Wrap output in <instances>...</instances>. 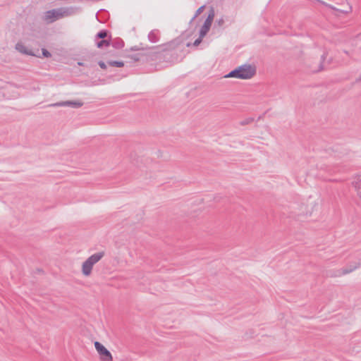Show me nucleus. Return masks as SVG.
Wrapping results in <instances>:
<instances>
[{
	"instance_id": "obj_1",
	"label": "nucleus",
	"mask_w": 361,
	"mask_h": 361,
	"mask_svg": "<svg viewBox=\"0 0 361 361\" xmlns=\"http://www.w3.org/2000/svg\"><path fill=\"white\" fill-rule=\"evenodd\" d=\"M15 49L19 53L25 56H35L39 59H49L52 56L51 53L46 48H42L33 50L26 47L22 42H18L15 45Z\"/></svg>"
},
{
	"instance_id": "obj_2",
	"label": "nucleus",
	"mask_w": 361,
	"mask_h": 361,
	"mask_svg": "<svg viewBox=\"0 0 361 361\" xmlns=\"http://www.w3.org/2000/svg\"><path fill=\"white\" fill-rule=\"evenodd\" d=\"M73 13V8L71 7L53 8L44 12L43 20L47 23H52L60 18L71 15Z\"/></svg>"
},
{
	"instance_id": "obj_3",
	"label": "nucleus",
	"mask_w": 361,
	"mask_h": 361,
	"mask_svg": "<svg viewBox=\"0 0 361 361\" xmlns=\"http://www.w3.org/2000/svg\"><path fill=\"white\" fill-rule=\"evenodd\" d=\"M104 255V252H99L90 255L82 264V274L85 276H89L92 274L93 267L97 264Z\"/></svg>"
},
{
	"instance_id": "obj_4",
	"label": "nucleus",
	"mask_w": 361,
	"mask_h": 361,
	"mask_svg": "<svg viewBox=\"0 0 361 361\" xmlns=\"http://www.w3.org/2000/svg\"><path fill=\"white\" fill-rule=\"evenodd\" d=\"M239 79L249 80L257 73L256 66L250 63H244L237 67Z\"/></svg>"
},
{
	"instance_id": "obj_5",
	"label": "nucleus",
	"mask_w": 361,
	"mask_h": 361,
	"mask_svg": "<svg viewBox=\"0 0 361 361\" xmlns=\"http://www.w3.org/2000/svg\"><path fill=\"white\" fill-rule=\"evenodd\" d=\"M111 35L109 32L103 29L99 30L95 35V44L97 48L102 49L110 46Z\"/></svg>"
},
{
	"instance_id": "obj_6",
	"label": "nucleus",
	"mask_w": 361,
	"mask_h": 361,
	"mask_svg": "<svg viewBox=\"0 0 361 361\" xmlns=\"http://www.w3.org/2000/svg\"><path fill=\"white\" fill-rule=\"evenodd\" d=\"M94 347L102 361H112L113 357L110 351L100 342L95 341Z\"/></svg>"
},
{
	"instance_id": "obj_7",
	"label": "nucleus",
	"mask_w": 361,
	"mask_h": 361,
	"mask_svg": "<svg viewBox=\"0 0 361 361\" xmlns=\"http://www.w3.org/2000/svg\"><path fill=\"white\" fill-rule=\"evenodd\" d=\"M51 106H69L73 109H78L83 106V102L80 100H67L61 101L50 104Z\"/></svg>"
},
{
	"instance_id": "obj_8",
	"label": "nucleus",
	"mask_w": 361,
	"mask_h": 361,
	"mask_svg": "<svg viewBox=\"0 0 361 361\" xmlns=\"http://www.w3.org/2000/svg\"><path fill=\"white\" fill-rule=\"evenodd\" d=\"M360 263H359V262H354L353 264H348L346 267H343L338 270V272H339L338 276L348 274L353 271L358 267H360Z\"/></svg>"
},
{
	"instance_id": "obj_9",
	"label": "nucleus",
	"mask_w": 361,
	"mask_h": 361,
	"mask_svg": "<svg viewBox=\"0 0 361 361\" xmlns=\"http://www.w3.org/2000/svg\"><path fill=\"white\" fill-rule=\"evenodd\" d=\"M147 37L150 42L156 43L159 40L160 31L157 29H154L149 32Z\"/></svg>"
},
{
	"instance_id": "obj_10",
	"label": "nucleus",
	"mask_w": 361,
	"mask_h": 361,
	"mask_svg": "<svg viewBox=\"0 0 361 361\" xmlns=\"http://www.w3.org/2000/svg\"><path fill=\"white\" fill-rule=\"evenodd\" d=\"M109 18V13L105 9H101L96 13V18L99 23H105Z\"/></svg>"
},
{
	"instance_id": "obj_11",
	"label": "nucleus",
	"mask_w": 361,
	"mask_h": 361,
	"mask_svg": "<svg viewBox=\"0 0 361 361\" xmlns=\"http://www.w3.org/2000/svg\"><path fill=\"white\" fill-rule=\"evenodd\" d=\"M181 42H182L181 39L178 37V38L168 42L167 44H162L163 47H167L166 48L163 49V50H166L168 49H174L177 45H178Z\"/></svg>"
},
{
	"instance_id": "obj_12",
	"label": "nucleus",
	"mask_w": 361,
	"mask_h": 361,
	"mask_svg": "<svg viewBox=\"0 0 361 361\" xmlns=\"http://www.w3.org/2000/svg\"><path fill=\"white\" fill-rule=\"evenodd\" d=\"M110 45H111L114 49H120L124 47L125 42L122 39L118 37L114 39L113 41L111 39Z\"/></svg>"
},
{
	"instance_id": "obj_13",
	"label": "nucleus",
	"mask_w": 361,
	"mask_h": 361,
	"mask_svg": "<svg viewBox=\"0 0 361 361\" xmlns=\"http://www.w3.org/2000/svg\"><path fill=\"white\" fill-rule=\"evenodd\" d=\"M106 63L111 67L122 68L125 63L123 61L106 59Z\"/></svg>"
},
{
	"instance_id": "obj_14",
	"label": "nucleus",
	"mask_w": 361,
	"mask_h": 361,
	"mask_svg": "<svg viewBox=\"0 0 361 361\" xmlns=\"http://www.w3.org/2000/svg\"><path fill=\"white\" fill-rule=\"evenodd\" d=\"M326 56H327V53L324 52L323 54L321 56V61L318 65V68L315 69V70H312V73H318L324 69L323 63H324V61L326 60Z\"/></svg>"
},
{
	"instance_id": "obj_15",
	"label": "nucleus",
	"mask_w": 361,
	"mask_h": 361,
	"mask_svg": "<svg viewBox=\"0 0 361 361\" xmlns=\"http://www.w3.org/2000/svg\"><path fill=\"white\" fill-rule=\"evenodd\" d=\"M224 78H234L239 79L238 75L237 67L235 68L234 69L231 70L227 74H226Z\"/></svg>"
},
{
	"instance_id": "obj_16",
	"label": "nucleus",
	"mask_w": 361,
	"mask_h": 361,
	"mask_svg": "<svg viewBox=\"0 0 361 361\" xmlns=\"http://www.w3.org/2000/svg\"><path fill=\"white\" fill-rule=\"evenodd\" d=\"M156 47H143V44L140 43V45H136L131 47L130 48V51H139V50H145L147 49H154Z\"/></svg>"
},
{
	"instance_id": "obj_17",
	"label": "nucleus",
	"mask_w": 361,
	"mask_h": 361,
	"mask_svg": "<svg viewBox=\"0 0 361 361\" xmlns=\"http://www.w3.org/2000/svg\"><path fill=\"white\" fill-rule=\"evenodd\" d=\"M97 63H98L99 66L101 68V69L106 71V73H111L112 71L111 69L108 68L107 66H109V65L106 63V61H104L100 60L97 62Z\"/></svg>"
},
{
	"instance_id": "obj_18",
	"label": "nucleus",
	"mask_w": 361,
	"mask_h": 361,
	"mask_svg": "<svg viewBox=\"0 0 361 361\" xmlns=\"http://www.w3.org/2000/svg\"><path fill=\"white\" fill-rule=\"evenodd\" d=\"M209 30L210 28L202 25L199 30V35L204 38L207 35Z\"/></svg>"
},
{
	"instance_id": "obj_19",
	"label": "nucleus",
	"mask_w": 361,
	"mask_h": 361,
	"mask_svg": "<svg viewBox=\"0 0 361 361\" xmlns=\"http://www.w3.org/2000/svg\"><path fill=\"white\" fill-rule=\"evenodd\" d=\"M202 39H203V37H200L199 35V37L194 41V42L192 43V45L195 46V47H197L199 46L201 42H202ZM192 45V44L190 42H188L187 43L186 46L188 47H190Z\"/></svg>"
},
{
	"instance_id": "obj_20",
	"label": "nucleus",
	"mask_w": 361,
	"mask_h": 361,
	"mask_svg": "<svg viewBox=\"0 0 361 361\" xmlns=\"http://www.w3.org/2000/svg\"><path fill=\"white\" fill-rule=\"evenodd\" d=\"M254 122V118L252 117H249V118H245L243 120H242L240 122V124L241 126H246V125H248L251 123Z\"/></svg>"
},
{
	"instance_id": "obj_21",
	"label": "nucleus",
	"mask_w": 361,
	"mask_h": 361,
	"mask_svg": "<svg viewBox=\"0 0 361 361\" xmlns=\"http://www.w3.org/2000/svg\"><path fill=\"white\" fill-rule=\"evenodd\" d=\"M214 18V9L213 7H211L208 12V16L207 17V19H209V20L213 21Z\"/></svg>"
},
{
	"instance_id": "obj_22",
	"label": "nucleus",
	"mask_w": 361,
	"mask_h": 361,
	"mask_svg": "<svg viewBox=\"0 0 361 361\" xmlns=\"http://www.w3.org/2000/svg\"><path fill=\"white\" fill-rule=\"evenodd\" d=\"M204 8H205V5H203V6H201L200 7H199L197 8V10L195 11L194 18H197V16H199L204 11Z\"/></svg>"
},
{
	"instance_id": "obj_23",
	"label": "nucleus",
	"mask_w": 361,
	"mask_h": 361,
	"mask_svg": "<svg viewBox=\"0 0 361 361\" xmlns=\"http://www.w3.org/2000/svg\"><path fill=\"white\" fill-rule=\"evenodd\" d=\"M129 57L134 62H137V61H139L140 59V54H133L129 55Z\"/></svg>"
},
{
	"instance_id": "obj_24",
	"label": "nucleus",
	"mask_w": 361,
	"mask_h": 361,
	"mask_svg": "<svg viewBox=\"0 0 361 361\" xmlns=\"http://www.w3.org/2000/svg\"><path fill=\"white\" fill-rule=\"evenodd\" d=\"M212 22L213 21L209 20V19L206 18L204 22L203 23L202 25L204 26V27H207L210 28L211 26H212Z\"/></svg>"
},
{
	"instance_id": "obj_25",
	"label": "nucleus",
	"mask_w": 361,
	"mask_h": 361,
	"mask_svg": "<svg viewBox=\"0 0 361 361\" xmlns=\"http://www.w3.org/2000/svg\"><path fill=\"white\" fill-rule=\"evenodd\" d=\"M224 23V19L221 18L216 21V23L218 24L219 26H221Z\"/></svg>"
},
{
	"instance_id": "obj_26",
	"label": "nucleus",
	"mask_w": 361,
	"mask_h": 361,
	"mask_svg": "<svg viewBox=\"0 0 361 361\" xmlns=\"http://www.w3.org/2000/svg\"><path fill=\"white\" fill-rule=\"evenodd\" d=\"M108 54L112 56H117V53L115 51H110L108 52Z\"/></svg>"
},
{
	"instance_id": "obj_27",
	"label": "nucleus",
	"mask_w": 361,
	"mask_h": 361,
	"mask_svg": "<svg viewBox=\"0 0 361 361\" xmlns=\"http://www.w3.org/2000/svg\"><path fill=\"white\" fill-rule=\"evenodd\" d=\"M35 272L37 274H41V273L42 274V273H44V271L42 269L37 268Z\"/></svg>"
},
{
	"instance_id": "obj_28",
	"label": "nucleus",
	"mask_w": 361,
	"mask_h": 361,
	"mask_svg": "<svg viewBox=\"0 0 361 361\" xmlns=\"http://www.w3.org/2000/svg\"><path fill=\"white\" fill-rule=\"evenodd\" d=\"M196 18H194V16L190 19V23H191L192 22H193V20L195 19Z\"/></svg>"
},
{
	"instance_id": "obj_29",
	"label": "nucleus",
	"mask_w": 361,
	"mask_h": 361,
	"mask_svg": "<svg viewBox=\"0 0 361 361\" xmlns=\"http://www.w3.org/2000/svg\"><path fill=\"white\" fill-rule=\"evenodd\" d=\"M78 64L79 66H82V65H83V63H82V62H78Z\"/></svg>"
},
{
	"instance_id": "obj_30",
	"label": "nucleus",
	"mask_w": 361,
	"mask_h": 361,
	"mask_svg": "<svg viewBox=\"0 0 361 361\" xmlns=\"http://www.w3.org/2000/svg\"><path fill=\"white\" fill-rule=\"evenodd\" d=\"M114 75H115V74H111V75H109V77H113Z\"/></svg>"
},
{
	"instance_id": "obj_31",
	"label": "nucleus",
	"mask_w": 361,
	"mask_h": 361,
	"mask_svg": "<svg viewBox=\"0 0 361 361\" xmlns=\"http://www.w3.org/2000/svg\"><path fill=\"white\" fill-rule=\"evenodd\" d=\"M321 3L326 4L323 1H319Z\"/></svg>"
},
{
	"instance_id": "obj_32",
	"label": "nucleus",
	"mask_w": 361,
	"mask_h": 361,
	"mask_svg": "<svg viewBox=\"0 0 361 361\" xmlns=\"http://www.w3.org/2000/svg\"><path fill=\"white\" fill-rule=\"evenodd\" d=\"M329 7H330L331 8H332V9H335V8H334V6H330Z\"/></svg>"
}]
</instances>
